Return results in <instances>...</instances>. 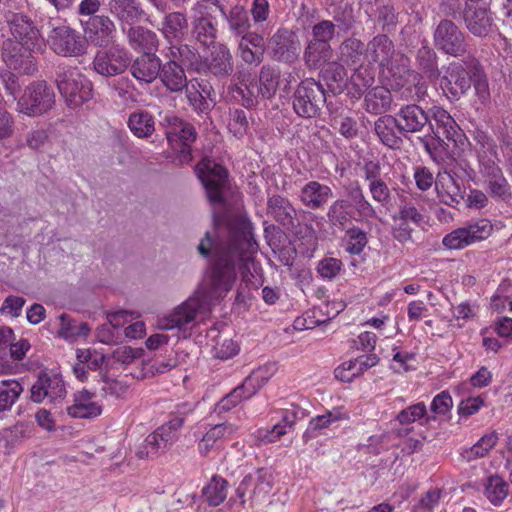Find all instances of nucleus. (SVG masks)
<instances>
[{"label":"nucleus","mask_w":512,"mask_h":512,"mask_svg":"<svg viewBox=\"0 0 512 512\" xmlns=\"http://www.w3.org/2000/svg\"><path fill=\"white\" fill-rule=\"evenodd\" d=\"M347 419L348 414L339 408L328 411L323 415L316 416L310 420L308 428L303 434V440L308 442L311 438L317 437L323 429L328 428L333 423Z\"/></svg>","instance_id":"43"},{"label":"nucleus","mask_w":512,"mask_h":512,"mask_svg":"<svg viewBox=\"0 0 512 512\" xmlns=\"http://www.w3.org/2000/svg\"><path fill=\"white\" fill-rule=\"evenodd\" d=\"M228 482L221 476L215 475L203 488V496L210 506H218L227 497Z\"/></svg>","instance_id":"54"},{"label":"nucleus","mask_w":512,"mask_h":512,"mask_svg":"<svg viewBox=\"0 0 512 512\" xmlns=\"http://www.w3.org/2000/svg\"><path fill=\"white\" fill-rule=\"evenodd\" d=\"M493 230L487 219H480L473 223L459 227L444 236L442 243L448 249H463L477 241L488 238Z\"/></svg>","instance_id":"10"},{"label":"nucleus","mask_w":512,"mask_h":512,"mask_svg":"<svg viewBox=\"0 0 512 512\" xmlns=\"http://www.w3.org/2000/svg\"><path fill=\"white\" fill-rule=\"evenodd\" d=\"M332 197V188L315 180L307 182L299 194L301 203L311 210L323 208Z\"/></svg>","instance_id":"30"},{"label":"nucleus","mask_w":512,"mask_h":512,"mask_svg":"<svg viewBox=\"0 0 512 512\" xmlns=\"http://www.w3.org/2000/svg\"><path fill=\"white\" fill-rule=\"evenodd\" d=\"M263 385L264 379L260 377L257 372H253L245 378L240 386L236 387L228 395L232 400V403L237 405L243 399H249L252 397Z\"/></svg>","instance_id":"52"},{"label":"nucleus","mask_w":512,"mask_h":512,"mask_svg":"<svg viewBox=\"0 0 512 512\" xmlns=\"http://www.w3.org/2000/svg\"><path fill=\"white\" fill-rule=\"evenodd\" d=\"M76 357L78 362H81L87 369L96 371L99 370L105 360V355L93 349H77Z\"/></svg>","instance_id":"63"},{"label":"nucleus","mask_w":512,"mask_h":512,"mask_svg":"<svg viewBox=\"0 0 512 512\" xmlns=\"http://www.w3.org/2000/svg\"><path fill=\"white\" fill-rule=\"evenodd\" d=\"M280 79V70L266 64L260 68L257 79L242 80L241 85L235 84L232 91L235 98L240 97L242 104L250 108L258 105L261 100L272 99L278 91Z\"/></svg>","instance_id":"2"},{"label":"nucleus","mask_w":512,"mask_h":512,"mask_svg":"<svg viewBox=\"0 0 512 512\" xmlns=\"http://www.w3.org/2000/svg\"><path fill=\"white\" fill-rule=\"evenodd\" d=\"M69 416L79 419H89L102 413V406L95 401V395L83 389L73 394V403L66 407Z\"/></svg>","instance_id":"29"},{"label":"nucleus","mask_w":512,"mask_h":512,"mask_svg":"<svg viewBox=\"0 0 512 512\" xmlns=\"http://www.w3.org/2000/svg\"><path fill=\"white\" fill-rule=\"evenodd\" d=\"M48 43L56 54L65 57L79 56L85 50V42L81 36L67 26L53 28Z\"/></svg>","instance_id":"19"},{"label":"nucleus","mask_w":512,"mask_h":512,"mask_svg":"<svg viewBox=\"0 0 512 512\" xmlns=\"http://www.w3.org/2000/svg\"><path fill=\"white\" fill-rule=\"evenodd\" d=\"M110 13L121 23L132 25L140 21L145 12L139 0H109Z\"/></svg>","instance_id":"35"},{"label":"nucleus","mask_w":512,"mask_h":512,"mask_svg":"<svg viewBox=\"0 0 512 512\" xmlns=\"http://www.w3.org/2000/svg\"><path fill=\"white\" fill-rule=\"evenodd\" d=\"M462 17L466 29L475 37L486 38L496 30L492 12L486 7L466 4Z\"/></svg>","instance_id":"20"},{"label":"nucleus","mask_w":512,"mask_h":512,"mask_svg":"<svg viewBox=\"0 0 512 512\" xmlns=\"http://www.w3.org/2000/svg\"><path fill=\"white\" fill-rule=\"evenodd\" d=\"M348 196L350 208L358 214L359 217L364 219H373L377 217V212L372 203L364 195L363 189L360 184L356 182L350 183L345 188Z\"/></svg>","instance_id":"40"},{"label":"nucleus","mask_w":512,"mask_h":512,"mask_svg":"<svg viewBox=\"0 0 512 512\" xmlns=\"http://www.w3.org/2000/svg\"><path fill=\"white\" fill-rule=\"evenodd\" d=\"M257 249L252 225L240 214L213 213V227L197 246L199 254L209 257L206 281L209 290L199 289L170 314L158 321L162 330L181 329L199 314L211 310L212 301L224 298L232 290L237 274L245 280L250 273L252 254Z\"/></svg>","instance_id":"1"},{"label":"nucleus","mask_w":512,"mask_h":512,"mask_svg":"<svg viewBox=\"0 0 512 512\" xmlns=\"http://www.w3.org/2000/svg\"><path fill=\"white\" fill-rule=\"evenodd\" d=\"M435 189L439 200L445 205L456 207L464 199V180L452 170L444 169L438 173Z\"/></svg>","instance_id":"18"},{"label":"nucleus","mask_w":512,"mask_h":512,"mask_svg":"<svg viewBox=\"0 0 512 512\" xmlns=\"http://www.w3.org/2000/svg\"><path fill=\"white\" fill-rule=\"evenodd\" d=\"M183 417H173L150 433L136 449L139 459H157L169 451L178 441Z\"/></svg>","instance_id":"4"},{"label":"nucleus","mask_w":512,"mask_h":512,"mask_svg":"<svg viewBox=\"0 0 512 512\" xmlns=\"http://www.w3.org/2000/svg\"><path fill=\"white\" fill-rule=\"evenodd\" d=\"M165 58L182 65L183 68L199 70L201 65V55L198 50L189 44L183 43L182 40L169 43Z\"/></svg>","instance_id":"33"},{"label":"nucleus","mask_w":512,"mask_h":512,"mask_svg":"<svg viewBox=\"0 0 512 512\" xmlns=\"http://www.w3.org/2000/svg\"><path fill=\"white\" fill-rule=\"evenodd\" d=\"M186 98L193 110L200 115H207L211 109L210 102L203 96L194 84L185 89Z\"/></svg>","instance_id":"62"},{"label":"nucleus","mask_w":512,"mask_h":512,"mask_svg":"<svg viewBox=\"0 0 512 512\" xmlns=\"http://www.w3.org/2000/svg\"><path fill=\"white\" fill-rule=\"evenodd\" d=\"M272 490L271 475L263 468L247 474L238 487L236 495L240 504L245 505L247 501L251 504L264 500Z\"/></svg>","instance_id":"12"},{"label":"nucleus","mask_w":512,"mask_h":512,"mask_svg":"<svg viewBox=\"0 0 512 512\" xmlns=\"http://www.w3.org/2000/svg\"><path fill=\"white\" fill-rule=\"evenodd\" d=\"M81 22L87 39L95 46L106 47L114 40L116 25L108 15H97Z\"/></svg>","instance_id":"23"},{"label":"nucleus","mask_w":512,"mask_h":512,"mask_svg":"<svg viewBox=\"0 0 512 512\" xmlns=\"http://www.w3.org/2000/svg\"><path fill=\"white\" fill-rule=\"evenodd\" d=\"M328 222L332 227L345 229L352 218V209L347 199L339 198L332 202L327 211Z\"/></svg>","instance_id":"51"},{"label":"nucleus","mask_w":512,"mask_h":512,"mask_svg":"<svg viewBox=\"0 0 512 512\" xmlns=\"http://www.w3.org/2000/svg\"><path fill=\"white\" fill-rule=\"evenodd\" d=\"M472 72L462 62H451L441 80V88L446 96L451 100H459L465 95L472 85Z\"/></svg>","instance_id":"13"},{"label":"nucleus","mask_w":512,"mask_h":512,"mask_svg":"<svg viewBox=\"0 0 512 512\" xmlns=\"http://www.w3.org/2000/svg\"><path fill=\"white\" fill-rule=\"evenodd\" d=\"M320 77L333 95H339L348 88L347 70L336 61L328 62L320 71Z\"/></svg>","instance_id":"39"},{"label":"nucleus","mask_w":512,"mask_h":512,"mask_svg":"<svg viewBox=\"0 0 512 512\" xmlns=\"http://www.w3.org/2000/svg\"><path fill=\"white\" fill-rule=\"evenodd\" d=\"M392 102L391 92L382 86L371 88L365 95L364 107L368 113L382 114L390 109Z\"/></svg>","instance_id":"41"},{"label":"nucleus","mask_w":512,"mask_h":512,"mask_svg":"<svg viewBox=\"0 0 512 512\" xmlns=\"http://www.w3.org/2000/svg\"><path fill=\"white\" fill-rule=\"evenodd\" d=\"M416 66L429 79H437L440 76L438 56L434 49L428 45H423L417 50Z\"/></svg>","instance_id":"47"},{"label":"nucleus","mask_w":512,"mask_h":512,"mask_svg":"<svg viewBox=\"0 0 512 512\" xmlns=\"http://www.w3.org/2000/svg\"><path fill=\"white\" fill-rule=\"evenodd\" d=\"M225 17L230 31L235 36L243 37L251 32L249 31L251 25L248 14L242 7H233Z\"/></svg>","instance_id":"57"},{"label":"nucleus","mask_w":512,"mask_h":512,"mask_svg":"<svg viewBox=\"0 0 512 512\" xmlns=\"http://www.w3.org/2000/svg\"><path fill=\"white\" fill-rule=\"evenodd\" d=\"M23 391V388L16 380H3L0 382V412L9 410L19 395Z\"/></svg>","instance_id":"58"},{"label":"nucleus","mask_w":512,"mask_h":512,"mask_svg":"<svg viewBox=\"0 0 512 512\" xmlns=\"http://www.w3.org/2000/svg\"><path fill=\"white\" fill-rule=\"evenodd\" d=\"M127 125L134 136L149 138L155 131L153 116L146 110H138L128 117Z\"/></svg>","instance_id":"46"},{"label":"nucleus","mask_w":512,"mask_h":512,"mask_svg":"<svg viewBox=\"0 0 512 512\" xmlns=\"http://www.w3.org/2000/svg\"><path fill=\"white\" fill-rule=\"evenodd\" d=\"M297 409L293 406L291 409H284L281 412V420L277 422L272 430L269 432L268 438L269 442L276 441L281 436L287 433V428H292L295 420L297 418Z\"/></svg>","instance_id":"59"},{"label":"nucleus","mask_w":512,"mask_h":512,"mask_svg":"<svg viewBox=\"0 0 512 512\" xmlns=\"http://www.w3.org/2000/svg\"><path fill=\"white\" fill-rule=\"evenodd\" d=\"M195 171L206 190L209 201L212 204H222L228 182L227 170L214 160L205 158L196 165Z\"/></svg>","instance_id":"7"},{"label":"nucleus","mask_w":512,"mask_h":512,"mask_svg":"<svg viewBox=\"0 0 512 512\" xmlns=\"http://www.w3.org/2000/svg\"><path fill=\"white\" fill-rule=\"evenodd\" d=\"M122 31L126 34L130 47L134 50L154 52L159 46V39L155 32L142 27L130 26L128 29L122 26Z\"/></svg>","instance_id":"36"},{"label":"nucleus","mask_w":512,"mask_h":512,"mask_svg":"<svg viewBox=\"0 0 512 512\" xmlns=\"http://www.w3.org/2000/svg\"><path fill=\"white\" fill-rule=\"evenodd\" d=\"M265 40L256 32L240 37L237 43V56L248 66H258L264 59Z\"/></svg>","instance_id":"26"},{"label":"nucleus","mask_w":512,"mask_h":512,"mask_svg":"<svg viewBox=\"0 0 512 512\" xmlns=\"http://www.w3.org/2000/svg\"><path fill=\"white\" fill-rule=\"evenodd\" d=\"M485 183L487 192L492 198L502 201H508L511 199V188L503 174H500L493 179L485 180Z\"/></svg>","instance_id":"60"},{"label":"nucleus","mask_w":512,"mask_h":512,"mask_svg":"<svg viewBox=\"0 0 512 512\" xmlns=\"http://www.w3.org/2000/svg\"><path fill=\"white\" fill-rule=\"evenodd\" d=\"M435 47L444 54L462 57L467 52L466 36L460 28L449 19H442L433 34Z\"/></svg>","instance_id":"8"},{"label":"nucleus","mask_w":512,"mask_h":512,"mask_svg":"<svg viewBox=\"0 0 512 512\" xmlns=\"http://www.w3.org/2000/svg\"><path fill=\"white\" fill-rule=\"evenodd\" d=\"M465 63L472 72V84L475 89L476 95L479 97L481 102H485L490 97V90L488 80L483 71V67L478 59L473 56L465 58Z\"/></svg>","instance_id":"49"},{"label":"nucleus","mask_w":512,"mask_h":512,"mask_svg":"<svg viewBox=\"0 0 512 512\" xmlns=\"http://www.w3.org/2000/svg\"><path fill=\"white\" fill-rule=\"evenodd\" d=\"M158 78L170 93H181L189 86L182 65L167 59L164 63L161 61V71H159Z\"/></svg>","instance_id":"31"},{"label":"nucleus","mask_w":512,"mask_h":512,"mask_svg":"<svg viewBox=\"0 0 512 512\" xmlns=\"http://www.w3.org/2000/svg\"><path fill=\"white\" fill-rule=\"evenodd\" d=\"M325 104L326 90L320 81L310 77L297 84L292 95V106L299 117H317Z\"/></svg>","instance_id":"6"},{"label":"nucleus","mask_w":512,"mask_h":512,"mask_svg":"<svg viewBox=\"0 0 512 512\" xmlns=\"http://www.w3.org/2000/svg\"><path fill=\"white\" fill-rule=\"evenodd\" d=\"M396 53L395 45L387 34H377L366 44V59L369 64H377L380 68L391 69Z\"/></svg>","instance_id":"21"},{"label":"nucleus","mask_w":512,"mask_h":512,"mask_svg":"<svg viewBox=\"0 0 512 512\" xmlns=\"http://www.w3.org/2000/svg\"><path fill=\"white\" fill-rule=\"evenodd\" d=\"M509 484L500 476L492 475L488 477L485 485V495L494 505L499 506L508 496Z\"/></svg>","instance_id":"56"},{"label":"nucleus","mask_w":512,"mask_h":512,"mask_svg":"<svg viewBox=\"0 0 512 512\" xmlns=\"http://www.w3.org/2000/svg\"><path fill=\"white\" fill-rule=\"evenodd\" d=\"M65 382L60 373L43 369L37 375L34 383V403L48 400L50 403H59L66 397Z\"/></svg>","instance_id":"15"},{"label":"nucleus","mask_w":512,"mask_h":512,"mask_svg":"<svg viewBox=\"0 0 512 512\" xmlns=\"http://www.w3.org/2000/svg\"><path fill=\"white\" fill-rule=\"evenodd\" d=\"M60 329L57 336L67 341L74 342L80 337H87L90 333V327L86 322H76L67 314L63 313L59 316Z\"/></svg>","instance_id":"50"},{"label":"nucleus","mask_w":512,"mask_h":512,"mask_svg":"<svg viewBox=\"0 0 512 512\" xmlns=\"http://www.w3.org/2000/svg\"><path fill=\"white\" fill-rule=\"evenodd\" d=\"M343 243L346 252L351 255H359L368 243L367 233L357 226H352L345 231Z\"/></svg>","instance_id":"55"},{"label":"nucleus","mask_w":512,"mask_h":512,"mask_svg":"<svg viewBox=\"0 0 512 512\" xmlns=\"http://www.w3.org/2000/svg\"><path fill=\"white\" fill-rule=\"evenodd\" d=\"M498 435L495 431L482 436L472 447L463 450L462 457L468 461L483 458L496 446Z\"/></svg>","instance_id":"53"},{"label":"nucleus","mask_w":512,"mask_h":512,"mask_svg":"<svg viewBox=\"0 0 512 512\" xmlns=\"http://www.w3.org/2000/svg\"><path fill=\"white\" fill-rule=\"evenodd\" d=\"M217 25L208 0L197 2L191 9V36L199 44L209 47L217 38Z\"/></svg>","instance_id":"9"},{"label":"nucleus","mask_w":512,"mask_h":512,"mask_svg":"<svg viewBox=\"0 0 512 512\" xmlns=\"http://www.w3.org/2000/svg\"><path fill=\"white\" fill-rule=\"evenodd\" d=\"M429 118L431 121L428 124V130L434 135L439 146L444 144L445 139L456 145L463 137L459 125L444 108L432 106L429 108Z\"/></svg>","instance_id":"14"},{"label":"nucleus","mask_w":512,"mask_h":512,"mask_svg":"<svg viewBox=\"0 0 512 512\" xmlns=\"http://www.w3.org/2000/svg\"><path fill=\"white\" fill-rule=\"evenodd\" d=\"M204 67L206 73L219 80L229 78L234 72V58L227 45L223 43L213 45L205 58Z\"/></svg>","instance_id":"24"},{"label":"nucleus","mask_w":512,"mask_h":512,"mask_svg":"<svg viewBox=\"0 0 512 512\" xmlns=\"http://www.w3.org/2000/svg\"><path fill=\"white\" fill-rule=\"evenodd\" d=\"M5 89L17 100L19 112L28 116L32 113V83L29 79H23L15 73L6 71L2 74Z\"/></svg>","instance_id":"25"},{"label":"nucleus","mask_w":512,"mask_h":512,"mask_svg":"<svg viewBox=\"0 0 512 512\" xmlns=\"http://www.w3.org/2000/svg\"><path fill=\"white\" fill-rule=\"evenodd\" d=\"M340 59L348 66L362 65L366 57V44L356 37L346 38L339 46Z\"/></svg>","instance_id":"45"},{"label":"nucleus","mask_w":512,"mask_h":512,"mask_svg":"<svg viewBox=\"0 0 512 512\" xmlns=\"http://www.w3.org/2000/svg\"><path fill=\"white\" fill-rule=\"evenodd\" d=\"M130 65L129 52L118 45L99 50L93 59V68L101 76L122 74Z\"/></svg>","instance_id":"16"},{"label":"nucleus","mask_w":512,"mask_h":512,"mask_svg":"<svg viewBox=\"0 0 512 512\" xmlns=\"http://www.w3.org/2000/svg\"><path fill=\"white\" fill-rule=\"evenodd\" d=\"M395 115L399 121V132L403 135L421 133L431 121L429 109L415 103L402 105Z\"/></svg>","instance_id":"22"},{"label":"nucleus","mask_w":512,"mask_h":512,"mask_svg":"<svg viewBox=\"0 0 512 512\" xmlns=\"http://www.w3.org/2000/svg\"><path fill=\"white\" fill-rule=\"evenodd\" d=\"M373 13L366 14L382 31L390 33L395 31L399 23V12L390 0H376Z\"/></svg>","instance_id":"34"},{"label":"nucleus","mask_w":512,"mask_h":512,"mask_svg":"<svg viewBox=\"0 0 512 512\" xmlns=\"http://www.w3.org/2000/svg\"><path fill=\"white\" fill-rule=\"evenodd\" d=\"M249 121L243 109H234L229 112L228 129L237 138H242L248 131Z\"/></svg>","instance_id":"61"},{"label":"nucleus","mask_w":512,"mask_h":512,"mask_svg":"<svg viewBox=\"0 0 512 512\" xmlns=\"http://www.w3.org/2000/svg\"><path fill=\"white\" fill-rule=\"evenodd\" d=\"M159 124L165 129V135L170 146L178 151L179 162L182 164L190 163L192 160L190 146L197 138L194 126L173 113L160 114Z\"/></svg>","instance_id":"5"},{"label":"nucleus","mask_w":512,"mask_h":512,"mask_svg":"<svg viewBox=\"0 0 512 512\" xmlns=\"http://www.w3.org/2000/svg\"><path fill=\"white\" fill-rule=\"evenodd\" d=\"M375 81L374 73L369 67L357 65L353 74L348 78V94L359 99Z\"/></svg>","instance_id":"44"},{"label":"nucleus","mask_w":512,"mask_h":512,"mask_svg":"<svg viewBox=\"0 0 512 512\" xmlns=\"http://www.w3.org/2000/svg\"><path fill=\"white\" fill-rule=\"evenodd\" d=\"M336 25L333 21L322 20L312 27V41L330 44L335 35Z\"/></svg>","instance_id":"64"},{"label":"nucleus","mask_w":512,"mask_h":512,"mask_svg":"<svg viewBox=\"0 0 512 512\" xmlns=\"http://www.w3.org/2000/svg\"><path fill=\"white\" fill-rule=\"evenodd\" d=\"M189 24L184 13L174 11L166 14L159 29L168 43L181 41L187 35Z\"/></svg>","instance_id":"38"},{"label":"nucleus","mask_w":512,"mask_h":512,"mask_svg":"<svg viewBox=\"0 0 512 512\" xmlns=\"http://www.w3.org/2000/svg\"><path fill=\"white\" fill-rule=\"evenodd\" d=\"M267 215L288 231L297 227L296 209L289 199L281 195L268 198Z\"/></svg>","instance_id":"27"},{"label":"nucleus","mask_w":512,"mask_h":512,"mask_svg":"<svg viewBox=\"0 0 512 512\" xmlns=\"http://www.w3.org/2000/svg\"><path fill=\"white\" fill-rule=\"evenodd\" d=\"M55 105V92L45 80L34 83V116L48 112Z\"/></svg>","instance_id":"48"},{"label":"nucleus","mask_w":512,"mask_h":512,"mask_svg":"<svg viewBox=\"0 0 512 512\" xmlns=\"http://www.w3.org/2000/svg\"><path fill=\"white\" fill-rule=\"evenodd\" d=\"M130 73L140 84H151L161 71V59L154 52L142 53L132 63Z\"/></svg>","instance_id":"28"},{"label":"nucleus","mask_w":512,"mask_h":512,"mask_svg":"<svg viewBox=\"0 0 512 512\" xmlns=\"http://www.w3.org/2000/svg\"><path fill=\"white\" fill-rule=\"evenodd\" d=\"M363 178L368 183V191L372 200L381 207L387 208L392 202V192L388 184L381 178L382 166L379 160H364Z\"/></svg>","instance_id":"17"},{"label":"nucleus","mask_w":512,"mask_h":512,"mask_svg":"<svg viewBox=\"0 0 512 512\" xmlns=\"http://www.w3.org/2000/svg\"><path fill=\"white\" fill-rule=\"evenodd\" d=\"M268 49L272 60L293 64L299 58L301 43L295 32L280 28L268 39Z\"/></svg>","instance_id":"11"},{"label":"nucleus","mask_w":512,"mask_h":512,"mask_svg":"<svg viewBox=\"0 0 512 512\" xmlns=\"http://www.w3.org/2000/svg\"><path fill=\"white\" fill-rule=\"evenodd\" d=\"M332 56L330 44L308 41L303 53V60L309 70H317L322 67Z\"/></svg>","instance_id":"42"},{"label":"nucleus","mask_w":512,"mask_h":512,"mask_svg":"<svg viewBox=\"0 0 512 512\" xmlns=\"http://www.w3.org/2000/svg\"><path fill=\"white\" fill-rule=\"evenodd\" d=\"M55 84L69 108H78L93 97V85L75 66L60 63L55 71Z\"/></svg>","instance_id":"3"},{"label":"nucleus","mask_w":512,"mask_h":512,"mask_svg":"<svg viewBox=\"0 0 512 512\" xmlns=\"http://www.w3.org/2000/svg\"><path fill=\"white\" fill-rule=\"evenodd\" d=\"M5 61L11 69L28 75L32 67V48L29 39L21 38L20 41L13 43Z\"/></svg>","instance_id":"37"},{"label":"nucleus","mask_w":512,"mask_h":512,"mask_svg":"<svg viewBox=\"0 0 512 512\" xmlns=\"http://www.w3.org/2000/svg\"><path fill=\"white\" fill-rule=\"evenodd\" d=\"M374 130L380 142L390 149H398L402 144L399 121L396 115L380 116L374 123Z\"/></svg>","instance_id":"32"}]
</instances>
